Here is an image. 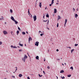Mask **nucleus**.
<instances>
[{
	"label": "nucleus",
	"instance_id": "37998d69",
	"mask_svg": "<svg viewBox=\"0 0 79 79\" xmlns=\"http://www.w3.org/2000/svg\"><path fill=\"white\" fill-rule=\"evenodd\" d=\"M58 51H59V50H58V49H56V51L57 52H58Z\"/></svg>",
	"mask_w": 79,
	"mask_h": 79
},
{
	"label": "nucleus",
	"instance_id": "f8f14e48",
	"mask_svg": "<svg viewBox=\"0 0 79 79\" xmlns=\"http://www.w3.org/2000/svg\"><path fill=\"white\" fill-rule=\"evenodd\" d=\"M17 35H18V34H19V31L18 30L17 32Z\"/></svg>",
	"mask_w": 79,
	"mask_h": 79
},
{
	"label": "nucleus",
	"instance_id": "5fc2aeb1",
	"mask_svg": "<svg viewBox=\"0 0 79 79\" xmlns=\"http://www.w3.org/2000/svg\"><path fill=\"white\" fill-rule=\"evenodd\" d=\"M26 32L27 34H28V32H27V31H26Z\"/></svg>",
	"mask_w": 79,
	"mask_h": 79
},
{
	"label": "nucleus",
	"instance_id": "393cba45",
	"mask_svg": "<svg viewBox=\"0 0 79 79\" xmlns=\"http://www.w3.org/2000/svg\"><path fill=\"white\" fill-rule=\"evenodd\" d=\"M67 19H65V23H67Z\"/></svg>",
	"mask_w": 79,
	"mask_h": 79
},
{
	"label": "nucleus",
	"instance_id": "6e6552de",
	"mask_svg": "<svg viewBox=\"0 0 79 79\" xmlns=\"http://www.w3.org/2000/svg\"><path fill=\"white\" fill-rule=\"evenodd\" d=\"M78 16V15L77 14H75V17L76 18H77Z\"/></svg>",
	"mask_w": 79,
	"mask_h": 79
},
{
	"label": "nucleus",
	"instance_id": "2eb2a0df",
	"mask_svg": "<svg viewBox=\"0 0 79 79\" xmlns=\"http://www.w3.org/2000/svg\"><path fill=\"white\" fill-rule=\"evenodd\" d=\"M2 19H3V17L2 16V18H0V20H2Z\"/></svg>",
	"mask_w": 79,
	"mask_h": 79
},
{
	"label": "nucleus",
	"instance_id": "4be33fe9",
	"mask_svg": "<svg viewBox=\"0 0 79 79\" xmlns=\"http://www.w3.org/2000/svg\"><path fill=\"white\" fill-rule=\"evenodd\" d=\"M19 45L20 46H22V47H23V45L22 44H21V43H19Z\"/></svg>",
	"mask_w": 79,
	"mask_h": 79
},
{
	"label": "nucleus",
	"instance_id": "6ab92c4d",
	"mask_svg": "<svg viewBox=\"0 0 79 79\" xmlns=\"http://www.w3.org/2000/svg\"><path fill=\"white\" fill-rule=\"evenodd\" d=\"M73 51H74V49H73L72 50H71V53H73Z\"/></svg>",
	"mask_w": 79,
	"mask_h": 79
},
{
	"label": "nucleus",
	"instance_id": "13d9d810",
	"mask_svg": "<svg viewBox=\"0 0 79 79\" xmlns=\"http://www.w3.org/2000/svg\"><path fill=\"white\" fill-rule=\"evenodd\" d=\"M46 8H47V7H46L45 8V10H46Z\"/></svg>",
	"mask_w": 79,
	"mask_h": 79
},
{
	"label": "nucleus",
	"instance_id": "ea45409f",
	"mask_svg": "<svg viewBox=\"0 0 79 79\" xmlns=\"http://www.w3.org/2000/svg\"><path fill=\"white\" fill-rule=\"evenodd\" d=\"M13 31H11L10 32V33H11V34L12 35H13V34H12V33H13Z\"/></svg>",
	"mask_w": 79,
	"mask_h": 79
},
{
	"label": "nucleus",
	"instance_id": "680f3d73",
	"mask_svg": "<svg viewBox=\"0 0 79 79\" xmlns=\"http://www.w3.org/2000/svg\"><path fill=\"white\" fill-rule=\"evenodd\" d=\"M25 47H26V44H25Z\"/></svg>",
	"mask_w": 79,
	"mask_h": 79
},
{
	"label": "nucleus",
	"instance_id": "09e8293b",
	"mask_svg": "<svg viewBox=\"0 0 79 79\" xmlns=\"http://www.w3.org/2000/svg\"><path fill=\"white\" fill-rule=\"evenodd\" d=\"M39 33L41 32V33H42V32H41V31H39Z\"/></svg>",
	"mask_w": 79,
	"mask_h": 79
},
{
	"label": "nucleus",
	"instance_id": "7c9ffc66",
	"mask_svg": "<svg viewBox=\"0 0 79 79\" xmlns=\"http://www.w3.org/2000/svg\"><path fill=\"white\" fill-rule=\"evenodd\" d=\"M59 23H57V27H58V26H59Z\"/></svg>",
	"mask_w": 79,
	"mask_h": 79
},
{
	"label": "nucleus",
	"instance_id": "a19ab883",
	"mask_svg": "<svg viewBox=\"0 0 79 79\" xmlns=\"http://www.w3.org/2000/svg\"><path fill=\"white\" fill-rule=\"evenodd\" d=\"M48 69H50V66H48Z\"/></svg>",
	"mask_w": 79,
	"mask_h": 79
},
{
	"label": "nucleus",
	"instance_id": "052dcab7",
	"mask_svg": "<svg viewBox=\"0 0 79 79\" xmlns=\"http://www.w3.org/2000/svg\"><path fill=\"white\" fill-rule=\"evenodd\" d=\"M69 48H71V47H69Z\"/></svg>",
	"mask_w": 79,
	"mask_h": 79
},
{
	"label": "nucleus",
	"instance_id": "39448f33",
	"mask_svg": "<svg viewBox=\"0 0 79 79\" xmlns=\"http://www.w3.org/2000/svg\"><path fill=\"white\" fill-rule=\"evenodd\" d=\"M29 43L30 42V40H32V38L30 37H29Z\"/></svg>",
	"mask_w": 79,
	"mask_h": 79
},
{
	"label": "nucleus",
	"instance_id": "cd10ccee",
	"mask_svg": "<svg viewBox=\"0 0 79 79\" xmlns=\"http://www.w3.org/2000/svg\"><path fill=\"white\" fill-rule=\"evenodd\" d=\"M2 44V41H0V45H1Z\"/></svg>",
	"mask_w": 79,
	"mask_h": 79
},
{
	"label": "nucleus",
	"instance_id": "2f4dec72",
	"mask_svg": "<svg viewBox=\"0 0 79 79\" xmlns=\"http://www.w3.org/2000/svg\"><path fill=\"white\" fill-rule=\"evenodd\" d=\"M77 45H78V44H75V46H77Z\"/></svg>",
	"mask_w": 79,
	"mask_h": 79
},
{
	"label": "nucleus",
	"instance_id": "c756f323",
	"mask_svg": "<svg viewBox=\"0 0 79 79\" xmlns=\"http://www.w3.org/2000/svg\"><path fill=\"white\" fill-rule=\"evenodd\" d=\"M18 27V29L19 30H20V28H19V27Z\"/></svg>",
	"mask_w": 79,
	"mask_h": 79
},
{
	"label": "nucleus",
	"instance_id": "c03bdc74",
	"mask_svg": "<svg viewBox=\"0 0 79 79\" xmlns=\"http://www.w3.org/2000/svg\"><path fill=\"white\" fill-rule=\"evenodd\" d=\"M73 11H75V9L74 8H73Z\"/></svg>",
	"mask_w": 79,
	"mask_h": 79
},
{
	"label": "nucleus",
	"instance_id": "864d4df0",
	"mask_svg": "<svg viewBox=\"0 0 79 79\" xmlns=\"http://www.w3.org/2000/svg\"><path fill=\"white\" fill-rule=\"evenodd\" d=\"M66 23H65L64 24V25H66Z\"/></svg>",
	"mask_w": 79,
	"mask_h": 79
},
{
	"label": "nucleus",
	"instance_id": "423d86ee",
	"mask_svg": "<svg viewBox=\"0 0 79 79\" xmlns=\"http://www.w3.org/2000/svg\"><path fill=\"white\" fill-rule=\"evenodd\" d=\"M11 19H12L13 21H14L15 20V19H14V18L13 16L11 17Z\"/></svg>",
	"mask_w": 79,
	"mask_h": 79
},
{
	"label": "nucleus",
	"instance_id": "58836bf2",
	"mask_svg": "<svg viewBox=\"0 0 79 79\" xmlns=\"http://www.w3.org/2000/svg\"><path fill=\"white\" fill-rule=\"evenodd\" d=\"M12 77L13 78H15V76H12Z\"/></svg>",
	"mask_w": 79,
	"mask_h": 79
},
{
	"label": "nucleus",
	"instance_id": "9d476101",
	"mask_svg": "<svg viewBox=\"0 0 79 79\" xmlns=\"http://www.w3.org/2000/svg\"><path fill=\"white\" fill-rule=\"evenodd\" d=\"M19 77H21L22 76H23V75L20 74L19 75Z\"/></svg>",
	"mask_w": 79,
	"mask_h": 79
},
{
	"label": "nucleus",
	"instance_id": "603ef678",
	"mask_svg": "<svg viewBox=\"0 0 79 79\" xmlns=\"http://www.w3.org/2000/svg\"><path fill=\"white\" fill-rule=\"evenodd\" d=\"M52 2H54V0H52Z\"/></svg>",
	"mask_w": 79,
	"mask_h": 79
},
{
	"label": "nucleus",
	"instance_id": "b1692460",
	"mask_svg": "<svg viewBox=\"0 0 79 79\" xmlns=\"http://www.w3.org/2000/svg\"><path fill=\"white\" fill-rule=\"evenodd\" d=\"M10 13H13V10L12 9H10Z\"/></svg>",
	"mask_w": 79,
	"mask_h": 79
},
{
	"label": "nucleus",
	"instance_id": "1a4fd4ad",
	"mask_svg": "<svg viewBox=\"0 0 79 79\" xmlns=\"http://www.w3.org/2000/svg\"><path fill=\"white\" fill-rule=\"evenodd\" d=\"M14 21V22H15V24H18V22L16 21V20H15Z\"/></svg>",
	"mask_w": 79,
	"mask_h": 79
},
{
	"label": "nucleus",
	"instance_id": "0eeeda50",
	"mask_svg": "<svg viewBox=\"0 0 79 79\" xmlns=\"http://www.w3.org/2000/svg\"><path fill=\"white\" fill-rule=\"evenodd\" d=\"M54 13H56L57 12V10H56V9H54Z\"/></svg>",
	"mask_w": 79,
	"mask_h": 79
},
{
	"label": "nucleus",
	"instance_id": "4d7b16f0",
	"mask_svg": "<svg viewBox=\"0 0 79 79\" xmlns=\"http://www.w3.org/2000/svg\"><path fill=\"white\" fill-rule=\"evenodd\" d=\"M30 15H31V17H32V15H31V14H30Z\"/></svg>",
	"mask_w": 79,
	"mask_h": 79
},
{
	"label": "nucleus",
	"instance_id": "a18cd8bd",
	"mask_svg": "<svg viewBox=\"0 0 79 79\" xmlns=\"http://www.w3.org/2000/svg\"><path fill=\"white\" fill-rule=\"evenodd\" d=\"M47 29H48V30H50V29H49V28H48V27H47Z\"/></svg>",
	"mask_w": 79,
	"mask_h": 79
},
{
	"label": "nucleus",
	"instance_id": "473e14b6",
	"mask_svg": "<svg viewBox=\"0 0 79 79\" xmlns=\"http://www.w3.org/2000/svg\"><path fill=\"white\" fill-rule=\"evenodd\" d=\"M43 72L44 74H45V71H43Z\"/></svg>",
	"mask_w": 79,
	"mask_h": 79
},
{
	"label": "nucleus",
	"instance_id": "20e7f679",
	"mask_svg": "<svg viewBox=\"0 0 79 79\" xmlns=\"http://www.w3.org/2000/svg\"><path fill=\"white\" fill-rule=\"evenodd\" d=\"M39 42H38V41L36 42V44H35V45L36 46H39Z\"/></svg>",
	"mask_w": 79,
	"mask_h": 79
},
{
	"label": "nucleus",
	"instance_id": "f704fd0d",
	"mask_svg": "<svg viewBox=\"0 0 79 79\" xmlns=\"http://www.w3.org/2000/svg\"><path fill=\"white\" fill-rule=\"evenodd\" d=\"M14 46H13V45H11V48H13Z\"/></svg>",
	"mask_w": 79,
	"mask_h": 79
},
{
	"label": "nucleus",
	"instance_id": "6e6d98bb",
	"mask_svg": "<svg viewBox=\"0 0 79 79\" xmlns=\"http://www.w3.org/2000/svg\"><path fill=\"white\" fill-rule=\"evenodd\" d=\"M44 61H45V59H44Z\"/></svg>",
	"mask_w": 79,
	"mask_h": 79
},
{
	"label": "nucleus",
	"instance_id": "a878e982",
	"mask_svg": "<svg viewBox=\"0 0 79 79\" xmlns=\"http://www.w3.org/2000/svg\"><path fill=\"white\" fill-rule=\"evenodd\" d=\"M61 77L62 78V79H64V78H65V77H64V76H63V77L61 76Z\"/></svg>",
	"mask_w": 79,
	"mask_h": 79
},
{
	"label": "nucleus",
	"instance_id": "dca6fc26",
	"mask_svg": "<svg viewBox=\"0 0 79 79\" xmlns=\"http://www.w3.org/2000/svg\"><path fill=\"white\" fill-rule=\"evenodd\" d=\"M60 73H64V70H61V71H60Z\"/></svg>",
	"mask_w": 79,
	"mask_h": 79
},
{
	"label": "nucleus",
	"instance_id": "c85d7f7f",
	"mask_svg": "<svg viewBox=\"0 0 79 79\" xmlns=\"http://www.w3.org/2000/svg\"><path fill=\"white\" fill-rule=\"evenodd\" d=\"M52 3H51V4L52 5H53V3H54V2H53V1H52Z\"/></svg>",
	"mask_w": 79,
	"mask_h": 79
},
{
	"label": "nucleus",
	"instance_id": "f3484780",
	"mask_svg": "<svg viewBox=\"0 0 79 79\" xmlns=\"http://www.w3.org/2000/svg\"><path fill=\"white\" fill-rule=\"evenodd\" d=\"M58 19H61V17H60V15H58Z\"/></svg>",
	"mask_w": 79,
	"mask_h": 79
},
{
	"label": "nucleus",
	"instance_id": "774afa93",
	"mask_svg": "<svg viewBox=\"0 0 79 79\" xmlns=\"http://www.w3.org/2000/svg\"><path fill=\"white\" fill-rule=\"evenodd\" d=\"M56 4H58V3H56Z\"/></svg>",
	"mask_w": 79,
	"mask_h": 79
},
{
	"label": "nucleus",
	"instance_id": "3c124183",
	"mask_svg": "<svg viewBox=\"0 0 79 79\" xmlns=\"http://www.w3.org/2000/svg\"><path fill=\"white\" fill-rule=\"evenodd\" d=\"M56 77H57V79H58V77L56 76Z\"/></svg>",
	"mask_w": 79,
	"mask_h": 79
},
{
	"label": "nucleus",
	"instance_id": "412c9836",
	"mask_svg": "<svg viewBox=\"0 0 79 79\" xmlns=\"http://www.w3.org/2000/svg\"><path fill=\"white\" fill-rule=\"evenodd\" d=\"M46 16L47 18H49V15L48 14H47L46 15Z\"/></svg>",
	"mask_w": 79,
	"mask_h": 79
},
{
	"label": "nucleus",
	"instance_id": "de8ad7c7",
	"mask_svg": "<svg viewBox=\"0 0 79 79\" xmlns=\"http://www.w3.org/2000/svg\"><path fill=\"white\" fill-rule=\"evenodd\" d=\"M17 70H18V69H16V70H15V72H16Z\"/></svg>",
	"mask_w": 79,
	"mask_h": 79
},
{
	"label": "nucleus",
	"instance_id": "79ce46f5",
	"mask_svg": "<svg viewBox=\"0 0 79 79\" xmlns=\"http://www.w3.org/2000/svg\"><path fill=\"white\" fill-rule=\"evenodd\" d=\"M19 52H21V51H22V50H21V49L19 50Z\"/></svg>",
	"mask_w": 79,
	"mask_h": 79
},
{
	"label": "nucleus",
	"instance_id": "7ed1b4c3",
	"mask_svg": "<svg viewBox=\"0 0 79 79\" xmlns=\"http://www.w3.org/2000/svg\"><path fill=\"white\" fill-rule=\"evenodd\" d=\"M3 33H4V35H6V34H8V32L6 31H3Z\"/></svg>",
	"mask_w": 79,
	"mask_h": 79
},
{
	"label": "nucleus",
	"instance_id": "e433bc0d",
	"mask_svg": "<svg viewBox=\"0 0 79 79\" xmlns=\"http://www.w3.org/2000/svg\"><path fill=\"white\" fill-rule=\"evenodd\" d=\"M27 79H30V78H29V77H27Z\"/></svg>",
	"mask_w": 79,
	"mask_h": 79
},
{
	"label": "nucleus",
	"instance_id": "72a5a7b5",
	"mask_svg": "<svg viewBox=\"0 0 79 79\" xmlns=\"http://www.w3.org/2000/svg\"><path fill=\"white\" fill-rule=\"evenodd\" d=\"M43 21L44 22H47V20H44Z\"/></svg>",
	"mask_w": 79,
	"mask_h": 79
},
{
	"label": "nucleus",
	"instance_id": "0e129e2a",
	"mask_svg": "<svg viewBox=\"0 0 79 79\" xmlns=\"http://www.w3.org/2000/svg\"><path fill=\"white\" fill-rule=\"evenodd\" d=\"M77 11H78V10L77 9Z\"/></svg>",
	"mask_w": 79,
	"mask_h": 79
},
{
	"label": "nucleus",
	"instance_id": "5701e85b",
	"mask_svg": "<svg viewBox=\"0 0 79 79\" xmlns=\"http://www.w3.org/2000/svg\"><path fill=\"white\" fill-rule=\"evenodd\" d=\"M70 69H71L72 70H73V66L71 67Z\"/></svg>",
	"mask_w": 79,
	"mask_h": 79
},
{
	"label": "nucleus",
	"instance_id": "f03ea898",
	"mask_svg": "<svg viewBox=\"0 0 79 79\" xmlns=\"http://www.w3.org/2000/svg\"><path fill=\"white\" fill-rule=\"evenodd\" d=\"M33 18L34 19V21H36V19H37V17L36 16V15L34 16Z\"/></svg>",
	"mask_w": 79,
	"mask_h": 79
},
{
	"label": "nucleus",
	"instance_id": "f257e3e1",
	"mask_svg": "<svg viewBox=\"0 0 79 79\" xmlns=\"http://www.w3.org/2000/svg\"><path fill=\"white\" fill-rule=\"evenodd\" d=\"M27 55H25L24 58L22 59V60L24 61V62H25V60H26V59H27Z\"/></svg>",
	"mask_w": 79,
	"mask_h": 79
},
{
	"label": "nucleus",
	"instance_id": "bf43d9fd",
	"mask_svg": "<svg viewBox=\"0 0 79 79\" xmlns=\"http://www.w3.org/2000/svg\"><path fill=\"white\" fill-rule=\"evenodd\" d=\"M62 64L63 66H64V64Z\"/></svg>",
	"mask_w": 79,
	"mask_h": 79
},
{
	"label": "nucleus",
	"instance_id": "9b49d317",
	"mask_svg": "<svg viewBox=\"0 0 79 79\" xmlns=\"http://www.w3.org/2000/svg\"><path fill=\"white\" fill-rule=\"evenodd\" d=\"M39 6H40V8H41V6H42V4L40 2Z\"/></svg>",
	"mask_w": 79,
	"mask_h": 79
},
{
	"label": "nucleus",
	"instance_id": "bb28decb",
	"mask_svg": "<svg viewBox=\"0 0 79 79\" xmlns=\"http://www.w3.org/2000/svg\"><path fill=\"white\" fill-rule=\"evenodd\" d=\"M39 76H40V77H42V75H40V74H39Z\"/></svg>",
	"mask_w": 79,
	"mask_h": 79
},
{
	"label": "nucleus",
	"instance_id": "4c0bfd02",
	"mask_svg": "<svg viewBox=\"0 0 79 79\" xmlns=\"http://www.w3.org/2000/svg\"><path fill=\"white\" fill-rule=\"evenodd\" d=\"M40 36H42V35H43V34L41 33V34H40Z\"/></svg>",
	"mask_w": 79,
	"mask_h": 79
},
{
	"label": "nucleus",
	"instance_id": "ddd939ff",
	"mask_svg": "<svg viewBox=\"0 0 79 79\" xmlns=\"http://www.w3.org/2000/svg\"><path fill=\"white\" fill-rule=\"evenodd\" d=\"M39 56H37L36 57V60H39Z\"/></svg>",
	"mask_w": 79,
	"mask_h": 79
},
{
	"label": "nucleus",
	"instance_id": "e2e57ef3",
	"mask_svg": "<svg viewBox=\"0 0 79 79\" xmlns=\"http://www.w3.org/2000/svg\"><path fill=\"white\" fill-rule=\"evenodd\" d=\"M64 27H65L66 25H64Z\"/></svg>",
	"mask_w": 79,
	"mask_h": 79
},
{
	"label": "nucleus",
	"instance_id": "338daca9",
	"mask_svg": "<svg viewBox=\"0 0 79 79\" xmlns=\"http://www.w3.org/2000/svg\"><path fill=\"white\" fill-rule=\"evenodd\" d=\"M15 68H18L15 67Z\"/></svg>",
	"mask_w": 79,
	"mask_h": 79
},
{
	"label": "nucleus",
	"instance_id": "49530a36",
	"mask_svg": "<svg viewBox=\"0 0 79 79\" xmlns=\"http://www.w3.org/2000/svg\"><path fill=\"white\" fill-rule=\"evenodd\" d=\"M52 4H50V5H49L50 6H52Z\"/></svg>",
	"mask_w": 79,
	"mask_h": 79
},
{
	"label": "nucleus",
	"instance_id": "aec40b11",
	"mask_svg": "<svg viewBox=\"0 0 79 79\" xmlns=\"http://www.w3.org/2000/svg\"><path fill=\"white\" fill-rule=\"evenodd\" d=\"M28 15H29V14H30V12H29V9H28Z\"/></svg>",
	"mask_w": 79,
	"mask_h": 79
},
{
	"label": "nucleus",
	"instance_id": "c9c22d12",
	"mask_svg": "<svg viewBox=\"0 0 79 79\" xmlns=\"http://www.w3.org/2000/svg\"><path fill=\"white\" fill-rule=\"evenodd\" d=\"M13 48H17V47H16V46H14Z\"/></svg>",
	"mask_w": 79,
	"mask_h": 79
},
{
	"label": "nucleus",
	"instance_id": "a211bd4d",
	"mask_svg": "<svg viewBox=\"0 0 79 79\" xmlns=\"http://www.w3.org/2000/svg\"><path fill=\"white\" fill-rule=\"evenodd\" d=\"M71 74L68 75V77H71Z\"/></svg>",
	"mask_w": 79,
	"mask_h": 79
},
{
	"label": "nucleus",
	"instance_id": "8fccbe9b",
	"mask_svg": "<svg viewBox=\"0 0 79 79\" xmlns=\"http://www.w3.org/2000/svg\"><path fill=\"white\" fill-rule=\"evenodd\" d=\"M65 65H66V63H64Z\"/></svg>",
	"mask_w": 79,
	"mask_h": 79
},
{
	"label": "nucleus",
	"instance_id": "69168bd1",
	"mask_svg": "<svg viewBox=\"0 0 79 79\" xmlns=\"http://www.w3.org/2000/svg\"><path fill=\"white\" fill-rule=\"evenodd\" d=\"M57 2H59V1H57Z\"/></svg>",
	"mask_w": 79,
	"mask_h": 79
},
{
	"label": "nucleus",
	"instance_id": "4468645a",
	"mask_svg": "<svg viewBox=\"0 0 79 79\" xmlns=\"http://www.w3.org/2000/svg\"><path fill=\"white\" fill-rule=\"evenodd\" d=\"M22 34H23V35H25V34H26V32H25L24 31H23V32H22Z\"/></svg>",
	"mask_w": 79,
	"mask_h": 79
}]
</instances>
